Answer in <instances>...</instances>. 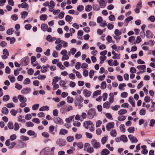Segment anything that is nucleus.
<instances>
[{
    "mask_svg": "<svg viewBox=\"0 0 155 155\" xmlns=\"http://www.w3.org/2000/svg\"><path fill=\"white\" fill-rule=\"evenodd\" d=\"M31 82V81L30 79L28 78H26L23 81V84H24L26 85L29 84Z\"/></svg>",
    "mask_w": 155,
    "mask_h": 155,
    "instance_id": "obj_55",
    "label": "nucleus"
},
{
    "mask_svg": "<svg viewBox=\"0 0 155 155\" xmlns=\"http://www.w3.org/2000/svg\"><path fill=\"white\" fill-rule=\"evenodd\" d=\"M73 109V107L71 105H68L66 106V111L69 112L70 111L72 110Z\"/></svg>",
    "mask_w": 155,
    "mask_h": 155,
    "instance_id": "obj_61",
    "label": "nucleus"
},
{
    "mask_svg": "<svg viewBox=\"0 0 155 155\" xmlns=\"http://www.w3.org/2000/svg\"><path fill=\"white\" fill-rule=\"evenodd\" d=\"M18 98L20 102L27 101V99L26 97H25L23 95H19L18 96Z\"/></svg>",
    "mask_w": 155,
    "mask_h": 155,
    "instance_id": "obj_18",
    "label": "nucleus"
},
{
    "mask_svg": "<svg viewBox=\"0 0 155 155\" xmlns=\"http://www.w3.org/2000/svg\"><path fill=\"white\" fill-rule=\"evenodd\" d=\"M92 9V7L90 5H87L85 7V10L87 12H89Z\"/></svg>",
    "mask_w": 155,
    "mask_h": 155,
    "instance_id": "obj_62",
    "label": "nucleus"
},
{
    "mask_svg": "<svg viewBox=\"0 0 155 155\" xmlns=\"http://www.w3.org/2000/svg\"><path fill=\"white\" fill-rule=\"evenodd\" d=\"M83 94L85 97H88L91 95V92L90 91L84 89L83 91Z\"/></svg>",
    "mask_w": 155,
    "mask_h": 155,
    "instance_id": "obj_11",
    "label": "nucleus"
},
{
    "mask_svg": "<svg viewBox=\"0 0 155 155\" xmlns=\"http://www.w3.org/2000/svg\"><path fill=\"white\" fill-rule=\"evenodd\" d=\"M135 129L134 127H129L127 129V131L129 133H134V131Z\"/></svg>",
    "mask_w": 155,
    "mask_h": 155,
    "instance_id": "obj_60",
    "label": "nucleus"
},
{
    "mask_svg": "<svg viewBox=\"0 0 155 155\" xmlns=\"http://www.w3.org/2000/svg\"><path fill=\"white\" fill-rule=\"evenodd\" d=\"M110 134L114 137H115L117 135V133L115 130L114 129L111 130L110 132Z\"/></svg>",
    "mask_w": 155,
    "mask_h": 155,
    "instance_id": "obj_50",
    "label": "nucleus"
},
{
    "mask_svg": "<svg viewBox=\"0 0 155 155\" xmlns=\"http://www.w3.org/2000/svg\"><path fill=\"white\" fill-rule=\"evenodd\" d=\"M48 16L47 15H41L40 16V18L41 20L45 21L47 19Z\"/></svg>",
    "mask_w": 155,
    "mask_h": 155,
    "instance_id": "obj_41",
    "label": "nucleus"
},
{
    "mask_svg": "<svg viewBox=\"0 0 155 155\" xmlns=\"http://www.w3.org/2000/svg\"><path fill=\"white\" fill-rule=\"evenodd\" d=\"M49 67V65L48 64H47L46 66H43L41 71V72L43 73L46 72L47 71L48 68Z\"/></svg>",
    "mask_w": 155,
    "mask_h": 155,
    "instance_id": "obj_22",
    "label": "nucleus"
},
{
    "mask_svg": "<svg viewBox=\"0 0 155 155\" xmlns=\"http://www.w3.org/2000/svg\"><path fill=\"white\" fill-rule=\"evenodd\" d=\"M126 119V117L124 116H119L118 117L117 119L120 121H122L125 120Z\"/></svg>",
    "mask_w": 155,
    "mask_h": 155,
    "instance_id": "obj_59",
    "label": "nucleus"
},
{
    "mask_svg": "<svg viewBox=\"0 0 155 155\" xmlns=\"http://www.w3.org/2000/svg\"><path fill=\"white\" fill-rule=\"evenodd\" d=\"M109 151L107 149H103L101 152V155H107L110 153Z\"/></svg>",
    "mask_w": 155,
    "mask_h": 155,
    "instance_id": "obj_21",
    "label": "nucleus"
},
{
    "mask_svg": "<svg viewBox=\"0 0 155 155\" xmlns=\"http://www.w3.org/2000/svg\"><path fill=\"white\" fill-rule=\"evenodd\" d=\"M114 123L113 122H110L108 123L106 126V128L107 130L112 128H113L114 126Z\"/></svg>",
    "mask_w": 155,
    "mask_h": 155,
    "instance_id": "obj_13",
    "label": "nucleus"
},
{
    "mask_svg": "<svg viewBox=\"0 0 155 155\" xmlns=\"http://www.w3.org/2000/svg\"><path fill=\"white\" fill-rule=\"evenodd\" d=\"M17 138V136L15 134H13L11 135L9 139L11 141H13L15 140Z\"/></svg>",
    "mask_w": 155,
    "mask_h": 155,
    "instance_id": "obj_44",
    "label": "nucleus"
},
{
    "mask_svg": "<svg viewBox=\"0 0 155 155\" xmlns=\"http://www.w3.org/2000/svg\"><path fill=\"white\" fill-rule=\"evenodd\" d=\"M74 139V137L72 136H68L67 138V140L68 142L73 141Z\"/></svg>",
    "mask_w": 155,
    "mask_h": 155,
    "instance_id": "obj_51",
    "label": "nucleus"
},
{
    "mask_svg": "<svg viewBox=\"0 0 155 155\" xmlns=\"http://www.w3.org/2000/svg\"><path fill=\"white\" fill-rule=\"evenodd\" d=\"M10 99V97L8 95H4L3 97V100L4 101H7Z\"/></svg>",
    "mask_w": 155,
    "mask_h": 155,
    "instance_id": "obj_52",
    "label": "nucleus"
},
{
    "mask_svg": "<svg viewBox=\"0 0 155 155\" xmlns=\"http://www.w3.org/2000/svg\"><path fill=\"white\" fill-rule=\"evenodd\" d=\"M21 91L22 94L26 95L31 92V89L30 88L24 87L22 89Z\"/></svg>",
    "mask_w": 155,
    "mask_h": 155,
    "instance_id": "obj_8",
    "label": "nucleus"
},
{
    "mask_svg": "<svg viewBox=\"0 0 155 155\" xmlns=\"http://www.w3.org/2000/svg\"><path fill=\"white\" fill-rule=\"evenodd\" d=\"M142 150L141 151V153L144 154L146 155L148 153V150L147 149V147L146 145H144L141 147Z\"/></svg>",
    "mask_w": 155,
    "mask_h": 155,
    "instance_id": "obj_17",
    "label": "nucleus"
},
{
    "mask_svg": "<svg viewBox=\"0 0 155 155\" xmlns=\"http://www.w3.org/2000/svg\"><path fill=\"white\" fill-rule=\"evenodd\" d=\"M8 126L9 129L12 130L14 128V125L12 122H9L8 124Z\"/></svg>",
    "mask_w": 155,
    "mask_h": 155,
    "instance_id": "obj_45",
    "label": "nucleus"
},
{
    "mask_svg": "<svg viewBox=\"0 0 155 155\" xmlns=\"http://www.w3.org/2000/svg\"><path fill=\"white\" fill-rule=\"evenodd\" d=\"M57 66L61 70H64L65 69V67L60 62L57 63Z\"/></svg>",
    "mask_w": 155,
    "mask_h": 155,
    "instance_id": "obj_36",
    "label": "nucleus"
},
{
    "mask_svg": "<svg viewBox=\"0 0 155 155\" xmlns=\"http://www.w3.org/2000/svg\"><path fill=\"white\" fill-rule=\"evenodd\" d=\"M21 18L23 19H24L28 15V13L27 12L24 11L21 13Z\"/></svg>",
    "mask_w": 155,
    "mask_h": 155,
    "instance_id": "obj_37",
    "label": "nucleus"
},
{
    "mask_svg": "<svg viewBox=\"0 0 155 155\" xmlns=\"http://www.w3.org/2000/svg\"><path fill=\"white\" fill-rule=\"evenodd\" d=\"M88 118L90 119H93L95 116H97L96 111L94 108L90 109L87 112Z\"/></svg>",
    "mask_w": 155,
    "mask_h": 155,
    "instance_id": "obj_2",
    "label": "nucleus"
},
{
    "mask_svg": "<svg viewBox=\"0 0 155 155\" xmlns=\"http://www.w3.org/2000/svg\"><path fill=\"white\" fill-rule=\"evenodd\" d=\"M74 115L71 116L69 118H67L65 119V121L67 123H70L71 122L72 120L74 119Z\"/></svg>",
    "mask_w": 155,
    "mask_h": 155,
    "instance_id": "obj_49",
    "label": "nucleus"
},
{
    "mask_svg": "<svg viewBox=\"0 0 155 155\" xmlns=\"http://www.w3.org/2000/svg\"><path fill=\"white\" fill-rule=\"evenodd\" d=\"M146 68V66L144 65H138L137 67V68L138 70H145Z\"/></svg>",
    "mask_w": 155,
    "mask_h": 155,
    "instance_id": "obj_57",
    "label": "nucleus"
},
{
    "mask_svg": "<svg viewBox=\"0 0 155 155\" xmlns=\"http://www.w3.org/2000/svg\"><path fill=\"white\" fill-rule=\"evenodd\" d=\"M25 125L27 127H33L34 126V124L32 122L29 121L26 122Z\"/></svg>",
    "mask_w": 155,
    "mask_h": 155,
    "instance_id": "obj_53",
    "label": "nucleus"
},
{
    "mask_svg": "<svg viewBox=\"0 0 155 155\" xmlns=\"http://www.w3.org/2000/svg\"><path fill=\"white\" fill-rule=\"evenodd\" d=\"M54 122L57 124H63V121L59 117H57L54 120Z\"/></svg>",
    "mask_w": 155,
    "mask_h": 155,
    "instance_id": "obj_12",
    "label": "nucleus"
},
{
    "mask_svg": "<svg viewBox=\"0 0 155 155\" xmlns=\"http://www.w3.org/2000/svg\"><path fill=\"white\" fill-rule=\"evenodd\" d=\"M93 122L91 120H88L84 122L83 126L86 129H88L89 127V126H91L93 124Z\"/></svg>",
    "mask_w": 155,
    "mask_h": 155,
    "instance_id": "obj_10",
    "label": "nucleus"
},
{
    "mask_svg": "<svg viewBox=\"0 0 155 155\" xmlns=\"http://www.w3.org/2000/svg\"><path fill=\"white\" fill-rule=\"evenodd\" d=\"M142 7V1L141 0H140V1L138 2L137 4L136 8L140 9Z\"/></svg>",
    "mask_w": 155,
    "mask_h": 155,
    "instance_id": "obj_48",
    "label": "nucleus"
},
{
    "mask_svg": "<svg viewBox=\"0 0 155 155\" xmlns=\"http://www.w3.org/2000/svg\"><path fill=\"white\" fill-rule=\"evenodd\" d=\"M29 62V58L27 56L23 58L20 60V63L22 66H25L28 64Z\"/></svg>",
    "mask_w": 155,
    "mask_h": 155,
    "instance_id": "obj_4",
    "label": "nucleus"
},
{
    "mask_svg": "<svg viewBox=\"0 0 155 155\" xmlns=\"http://www.w3.org/2000/svg\"><path fill=\"white\" fill-rule=\"evenodd\" d=\"M73 19V17L69 15H67L65 18V21L67 22H68L70 24H71L70 22L72 21Z\"/></svg>",
    "mask_w": 155,
    "mask_h": 155,
    "instance_id": "obj_23",
    "label": "nucleus"
},
{
    "mask_svg": "<svg viewBox=\"0 0 155 155\" xmlns=\"http://www.w3.org/2000/svg\"><path fill=\"white\" fill-rule=\"evenodd\" d=\"M14 127L13 129L15 131H17L19 130L20 128V126L18 123H15L14 124Z\"/></svg>",
    "mask_w": 155,
    "mask_h": 155,
    "instance_id": "obj_31",
    "label": "nucleus"
},
{
    "mask_svg": "<svg viewBox=\"0 0 155 155\" xmlns=\"http://www.w3.org/2000/svg\"><path fill=\"white\" fill-rule=\"evenodd\" d=\"M39 105L38 104H34L32 106V109L33 110H37L39 108Z\"/></svg>",
    "mask_w": 155,
    "mask_h": 155,
    "instance_id": "obj_54",
    "label": "nucleus"
},
{
    "mask_svg": "<svg viewBox=\"0 0 155 155\" xmlns=\"http://www.w3.org/2000/svg\"><path fill=\"white\" fill-rule=\"evenodd\" d=\"M107 87V85L105 81H103L101 84V88L102 89H104Z\"/></svg>",
    "mask_w": 155,
    "mask_h": 155,
    "instance_id": "obj_40",
    "label": "nucleus"
},
{
    "mask_svg": "<svg viewBox=\"0 0 155 155\" xmlns=\"http://www.w3.org/2000/svg\"><path fill=\"white\" fill-rule=\"evenodd\" d=\"M146 110L144 108H142L140 111L139 114L140 115L143 116L145 115Z\"/></svg>",
    "mask_w": 155,
    "mask_h": 155,
    "instance_id": "obj_39",
    "label": "nucleus"
},
{
    "mask_svg": "<svg viewBox=\"0 0 155 155\" xmlns=\"http://www.w3.org/2000/svg\"><path fill=\"white\" fill-rule=\"evenodd\" d=\"M32 27V26L30 24H27L25 26V28L27 30H30Z\"/></svg>",
    "mask_w": 155,
    "mask_h": 155,
    "instance_id": "obj_64",
    "label": "nucleus"
},
{
    "mask_svg": "<svg viewBox=\"0 0 155 155\" xmlns=\"http://www.w3.org/2000/svg\"><path fill=\"white\" fill-rule=\"evenodd\" d=\"M68 133V131L65 129H61L60 130L59 134L61 135H64Z\"/></svg>",
    "mask_w": 155,
    "mask_h": 155,
    "instance_id": "obj_26",
    "label": "nucleus"
},
{
    "mask_svg": "<svg viewBox=\"0 0 155 155\" xmlns=\"http://www.w3.org/2000/svg\"><path fill=\"white\" fill-rule=\"evenodd\" d=\"M27 134L28 135L30 136H34V137H37V134L34 131L31 130H28Z\"/></svg>",
    "mask_w": 155,
    "mask_h": 155,
    "instance_id": "obj_15",
    "label": "nucleus"
},
{
    "mask_svg": "<svg viewBox=\"0 0 155 155\" xmlns=\"http://www.w3.org/2000/svg\"><path fill=\"white\" fill-rule=\"evenodd\" d=\"M127 113V110L124 109H122L119 110L118 111V114L120 115H122L126 114Z\"/></svg>",
    "mask_w": 155,
    "mask_h": 155,
    "instance_id": "obj_28",
    "label": "nucleus"
},
{
    "mask_svg": "<svg viewBox=\"0 0 155 155\" xmlns=\"http://www.w3.org/2000/svg\"><path fill=\"white\" fill-rule=\"evenodd\" d=\"M73 146L74 147L77 146L80 149H82L83 147V145L82 142H79L78 143L74 142L73 143Z\"/></svg>",
    "mask_w": 155,
    "mask_h": 155,
    "instance_id": "obj_16",
    "label": "nucleus"
},
{
    "mask_svg": "<svg viewBox=\"0 0 155 155\" xmlns=\"http://www.w3.org/2000/svg\"><path fill=\"white\" fill-rule=\"evenodd\" d=\"M120 106L119 105H115V106H112L111 107V108L113 110L117 111L118 110V108H120Z\"/></svg>",
    "mask_w": 155,
    "mask_h": 155,
    "instance_id": "obj_47",
    "label": "nucleus"
},
{
    "mask_svg": "<svg viewBox=\"0 0 155 155\" xmlns=\"http://www.w3.org/2000/svg\"><path fill=\"white\" fill-rule=\"evenodd\" d=\"M83 100L84 99L81 95H77L75 97L74 102L75 104L78 103H81Z\"/></svg>",
    "mask_w": 155,
    "mask_h": 155,
    "instance_id": "obj_6",
    "label": "nucleus"
},
{
    "mask_svg": "<svg viewBox=\"0 0 155 155\" xmlns=\"http://www.w3.org/2000/svg\"><path fill=\"white\" fill-rule=\"evenodd\" d=\"M56 144L60 147H63L66 144L65 141L62 139H59L57 140L56 142Z\"/></svg>",
    "mask_w": 155,
    "mask_h": 155,
    "instance_id": "obj_5",
    "label": "nucleus"
},
{
    "mask_svg": "<svg viewBox=\"0 0 155 155\" xmlns=\"http://www.w3.org/2000/svg\"><path fill=\"white\" fill-rule=\"evenodd\" d=\"M86 150L90 153H91L94 151V149L93 147H91L87 148Z\"/></svg>",
    "mask_w": 155,
    "mask_h": 155,
    "instance_id": "obj_38",
    "label": "nucleus"
},
{
    "mask_svg": "<svg viewBox=\"0 0 155 155\" xmlns=\"http://www.w3.org/2000/svg\"><path fill=\"white\" fill-rule=\"evenodd\" d=\"M107 140V136H105L103 137L101 139V143L103 145H104Z\"/></svg>",
    "mask_w": 155,
    "mask_h": 155,
    "instance_id": "obj_35",
    "label": "nucleus"
},
{
    "mask_svg": "<svg viewBox=\"0 0 155 155\" xmlns=\"http://www.w3.org/2000/svg\"><path fill=\"white\" fill-rule=\"evenodd\" d=\"M91 143L92 145L96 149H98L101 147L100 143L97 142L95 139H92Z\"/></svg>",
    "mask_w": 155,
    "mask_h": 155,
    "instance_id": "obj_3",
    "label": "nucleus"
},
{
    "mask_svg": "<svg viewBox=\"0 0 155 155\" xmlns=\"http://www.w3.org/2000/svg\"><path fill=\"white\" fill-rule=\"evenodd\" d=\"M46 39L49 42H52L55 40L56 38L55 37H52L50 35H49L47 36Z\"/></svg>",
    "mask_w": 155,
    "mask_h": 155,
    "instance_id": "obj_14",
    "label": "nucleus"
},
{
    "mask_svg": "<svg viewBox=\"0 0 155 155\" xmlns=\"http://www.w3.org/2000/svg\"><path fill=\"white\" fill-rule=\"evenodd\" d=\"M129 102L130 103L133 107L135 106V103L134 102V100L132 97H130L129 99Z\"/></svg>",
    "mask_w": 155,
    "mask_h": 155,
    "instance_id": "obj_29",
    "label": "nucleus"
},
{
    "mask_svg": "<svg viewBox=\"0 0 155 155\" xmlns=\"http://www.w3.org/2000/svg\"><path fill=\"white\" fill-rule=\"evenodd\" d=\"M101 91L100 90H97L94 91L93 94L94 96H97L101 94Z\"/></svg>",
    "mask_w": 155,
    "mask_h": 155,
    "instance_id": "obj_46",
    "label": "nucleus"
},
{
    "mask_svg": "<svg viewBox=\"0 0 155 155\" xmlns=\"http://www.w3.org/2000/svg\"><path fill=\"white\" fill-rule=\"evenodd\" d=\"M55 149V147H53L51 149V151L50 152L49 148H45L41 151L40 155H54L53 151Z\"/></svg>",
    "mask_w": 155,
    "mask_h": 155,
    "instance_id": "obj_1",
    "label": "nucleus"
},
{
    "mask_svg": "<svg viewBox=\"0 0 155 155\" xmlns=\"http://www.w3.org/2000/svg\"><path fill=\"white\" fill-rule=\"evenodd\" d=\"M67 102L69 104H71L74 101V98L73 97H71L70 96H68L67 98Z\"/></svg>",
    "mask_w": 155,
    "mask_h": 155,
    "instance_id": "obj_42",
    "label": "nucleus"
},
{
    "mask_svg": "<svg viewBox=\"0 0 155 155\" xmlns=\"http://www.w3.org/2000/svg\"><path fill=\"white\" fill-rule=\"evenodd\" d=\"M20 139L22 141H26L29 140V137L24 135L21 136L20 137Z\"/></svg>",
    "mask_w": 155,
    "mask_h": 155,
    "instance_id": "obj_43",
    "label": "nucleus"
},
{
    "mask_svg": "<svg viewBox=\"0 0 155 155\" xmlns=\"http://www.w3.org/2000/svg\"><path fill=\"white\" fill-rule=\"evenodd\" d=\"M17 111L14 109H12L10 111V113L13 116H15L16 115L17 113Z\"/></svg>",
    "mask_w": 155,
    "mask_h": 155,
    "instance_id": "obj_63",
    "label": "nucleus"
},
{
    "mask_svg": "<svg viewBox=\"0 0 155 155\" xmlns=\"http://www.w3.org/2000/svg\"><path fill=\"white\" fill-rule=\"evenodd\" d=\"M128 137L130 142L133 143H135L138 142V140L135 137L130 134L128 135Z\"/></svg>",
    "mask_w": 155,
    "mask_h": 155,
    "instance_id": "obj_9",
    "label": "nucleus"
},
{
    "mask_svg": "<svg viewBox=\"0 0 155 155\" xmlns=\"http://www.w3.org/2000/svg\"><path fill=\"white\" fill-rule=\"evenodd\" d=\"M124 127V125L123 124L120 125V128L121 131L123 133L125 132L126 131V129Z\"/></svg>",
    "mask_w": 155,
    "mask_h": 155,
    "instance_id": "obj_58",
    "label": "nucleus"
},
{
    "mask_svg": "<svg viewBox=\"0 0 155 155\" xmlns=\"http://www.w3.org/2000/svg\"><path fill=\"white\" fill-rule=\"evenodd\" d=\"M49 107L47 106H45L41 107L39 109L40 111H43L44 110L48 111L49 110Z\"/></svg>",
    "mask_w": 155,
    "mask_h": 155,
    "instance_id": "obj_32",
    "label": "nucleus"
},
{
    "mask_svg": "<svg viewBox=\"0 0 155 155\" xmlns=\"http://www.w3.org/2000/svg\"><path fill=\"white\" fill-rule=\"evenodd\" d=\"M14 32V30L12 28L8 29L6 32L7 34L8 35H12Z\"/></svg>",
    "mask_w": 155,
    "mask_h": 155,
    "instance_id": "obj_56",
    "label": "nucleus"
},
{
    "mask_svg": "<svg viewBox=\"0 0 155 155\" xmlns=\"http://www.w3.org/2000/svg\"><path fill=\"white\" fill-rule=\"evenodd\" d=\"M48 27L47 25L45 24H42L41 25V28L44 31H47Z\"/></svg>",
    "mask_w": 155,
    "mask_h": 155,
    "instance_id": "obj_24",
    "label": "nucleus"
},
{
    "mask_svg": "<svg viewBox=\"0 0 155 155\" xmlns=\"http://www.w3.org/2000/svg\"><path fill=\"white\" fill-rule=\"evenodd\" d=\"M121 140L124 142H126L127 141V138L125 135H123L120 136Z\"/></svg>",
    "mask_w": 155,
    "mask_h": 155,
    "instance_id": "obj_30",
    "label": "nucleus"
},
{
    "mask_svg": "<svg viewBox=\"0 0 155 155\" xmlns=\"http://www.w3.org/2000/svg\"><path fill=\"white\" fill-rule=\"evenodd\" d=\"M3 55L2 56V58L3 59L5 60L8 58L9 53L8 50L6 49H4L3 51Z\"/></svg>",
    "mask_w": 155,
    "mask_h": 155,
    "instance_id": "obj_7",
    "label": "nucleus"
},
{
    "mask_svg": "<svg viewBox=\"0 0 155 155\" xmlns=\"http://www.w3.org/2000/svg\"><path fill=\"white\" fill-rule=\"evenodd\" d=\"M146 37L147 38H152L153 36V35L151 31L149 30L146 31Z\"/></svg>",
    "mask_w": 155,
    "mask_h": 155,
    "instance_id": "obj_19",
    "label": "nucleus"
},
{
    "mask_svg": "<svg viewBox=\"0 0 155 155\" xmlns=\"http://www.w3.org/2000/svg\"><path fill=\"white\" fill-rule=\"evenodd\" d=\"M110 106V104L108 101L104 103L103 104V106L104 108L106 109H109Z\"/></svg>",
    "mask_w": 155,
    "mask_h": 155,
    "instance_id": "obj_27",
    "label": "nucleus"
},
{
    "mask_svg": "<svg viewBox=\"0 0 155 155\" xmlns=\"http://www.w3.org/2000/svg\"><path fill=\"white\" fill-rule=\"evenodd\" d=\"M100 7L101 8H104L106 6V4L104 0H100L99 2Z\"/></svg>",
    "mask_w": 155,
    "mask_h": 155,
    "instance_id": "obj_25",
    "label": "nucleus"
},
{
    "mask_svg": "<svg viewBox=\"0 0 155 155\" xmlns=\"http://www.w3.org/2000/svg\"><path fill=\"white\" fill-rule=\"evenodd\" d=\"M2 113L5 115L7 114L9 112L8 109L6 107H4L2 109Z\"/></svg>",
    "mask_w": 155,
    "mask_h": 155,
    "instance_id": "obj_34",
    "label": "nucleus"
},
{
    "mask_svg": "<svg viewBox=\"0 0 155 155\" xmlns=\"http://www.w3.org/2000/svg\"><path fill=\"white\" fill-rule=\"evenodd\" d=\"M77 51V49L74 48H71L70 51L68 52V54L70 56L71 55H74Z\"/></svg>",
    "mask_w": 155,
    "mask_h": 155,
    "instance_id": "obj_20",
    "label": "nucleus"
},
{
    "mask_svg": "<svg viewBox=\"0 0 155 155\" xmlns=\"http://www.w3.org/2000/svg\"><path fill=\"white\" fill-rule=\"evenodd\" d=\"M59 84L60 86L64 87V89H66V86H65L66 83L64 81L61 80L60 81Z\"/></svg>",
    "mask_w": 155,
    "mask_h": 155,
    "instance_id": "obj_33",
    "label": "nucleus"
}]
</instances>
